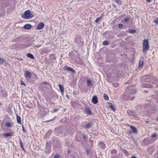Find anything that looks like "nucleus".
Wrapping results in <instances>:
<instances>
[{
	"instance_id": "c85d7f7f",
	"label": "nucleus",
	"mask_w": 158,
	"mask_h": 158,
	"mask_svg": "<svg viewBox=\"0 0 158 158\" xmlns=\"http://www.w3.org/2000/svg\"><path fill=\"white\" fill-rule=\"evenodd\" d=\"M102 19V17H99L97 18L95 21V22L96 23H98Z\"/></svg>"
},
{
	"instance_id": "ddd939ff",
	"label": "nucleus",
	"mask_w": 158,
	"mask_h": 158,
	"mask_svg": "<svg viewBox=\"0 0 158 158\" xmlns=\"http://www.w3.org/2000/svg\"><path fill=\"white\" fill-rule=\"evenodd\" d=\"M58 85L59 86L60 91L61 92V94L63 95V94L64 92V87L60 84H59Z\"/></svg>"
},
{
	"instance_id": "4468645a",
	"label": "nucleus",
	"mask_w": 158,
	"mask_h": 158,
	"mask_svg": "<svg viewBox=\"0 0 158 158\" xmlns=\"http://www.w3.org/2000/svg\"><path fill=\"white\" fill-rule=\"evenodd\" d=\"M152 142H154L155 141L156 139L157 138V136L156 135V134L155 133H154L152 135Z\"/></svg>"
},
{
	"instance_id": "39448f33",
	"label": "nucleus",
	"mask_w": 158,
	"mask_h": 158,
	"mask_svg": "<svg viewBox=\"0 0 158 158\" xmlns=\"http://www.w3.org/2000/svg\"><path fill=\"white\" fill-rule=\"evenodd\" d=\"M76 43L78 45H81L83 44L82 38L80 36H76L75 40Z\"/></svg>"
},
{
	"instance_id": "052dcab7",
	"label": "nucleus",
	"mask_w": 158,
	"mask_h": 158,
	"mask_svg": "<svg viewBox=\"0 0 158 158\" xmlns=\"http://www.w3.org/2000/svg\"><path fill=\"white\" fill-rule=\"evenodd\" d=\"M145 91L146 92V93H147L148 92H147V91H146V90H145Z\"/></svg>"
},
{
	"instance_id": "6e6552de",
	"label": "nucleus",
	"mask_w": 158,
	"mask_h": 158,
	"mask_svg": "<svg viewBox=\"0 0 158 158\" xmlns=\"http://www.w3.org/2000/svg\"><path fill=\"white\" fill-rule=\"evenodd\" d=\"M44 27V24L43 23H40L39 24L37 27V29L40 30L43 28Z\"/></svg>"
},
{
	"instance_id": "cd10ccee",
	"label": "nucleus",
	"mask_w": 158,
	"mask_h": 158,
	"mask_svg": "<svg viewBox=\"0 0 158 158\" xmlns=\"http://www.w3.org/2000/svg\"><path fill=\"white\" fill-rule=\"evenodd\" d=\"M143 64V61L142 60H140L139 63V67H141Z\"/></svg>"
},
{
	"instance_id": "79ce46f5",
	"label": "nucleus",
	"mask_w": 158,
	"mask_h": 158,
	"mask_svg": "<svg viewBox=\"0 0 158 158\" xmlns=\"http://www.w3.org/2000/svg\"><path fill=\"white\" fill-rule=\"evenodd\" d=\"M118 27L119 28H122L123 27V25L122 24H119L118 25Z\"/></svg>"
},
{
	"instance_id": "4be33fe9",
	"label": "nucleus",
	"mask_w": 158,
	"mask_h": 158,
	"mask_svg": "<svg viewBox=\"0 0 158 158\" xmlns=\"http://www.w3.org/2000/svg\"><path fill=\"white\" fill-rule=\"evenodd\" d=\"M12 134L10 133H7L4 134L3 135L6 137L12 135Z\"/></svg>"
},
{
	"instance_id": "f3484780",
	"label": "nucleus",
	"mask_w": 158,
	"mask_h": 158,
	"mask_svg": "<svg viewBox=\"0 0 158 158\" xmlns=\"http://www.w3.org/2000/svg\"><path fill=\"white\" fill-rule=\"evenodd\" d=\"M85 110L86 113L88 115H92V113L91 112V110L88 107L86 108L85 109Z\"/></svg>"
},
{
	"instance_id": "b1692460",
	"label": "nucleus",
	"mask_w": 158,
	"mask_h": 158,
	"mask_svg": "<svg viewBox=\"0 0 158 158\" xmlns=\"http://www.w3.org/2000/svg\"><path fill=\"white\" fill-rule=\"evenodd\" d=\"M51 143L49 142H47L46 143V148H49L51 147Z\"/></svg>"
},
{
	"instance_id": "9d476101",
	"label": "nucleus",
	"mask_w": 158,
	"mask_h": 158,
	"mask_svg": "<svg viewBox=\"0 0 158 158\" xmlns=\"http://www.w3.org/2000/svg\"><path fill=\"white\" fill-rule=\"evenodd\" d=\"M65 69L66 70L69 71H71L73 73H76L74 70L70 67H65Z\"/></svg>"
},
{
	"instance_id": "ea45409f",
	"label": "nucleus",
	"mask_w": 158,
	"mask_h": 158,
	"mask_svg": "<svg viewBox=\"0 0 158 158\" xmlns=\"http://www.w3.org/2000/svg\"><path fill=\"white\" fill-rule=\"evenodd\" d=\"M56 117H55V118H56ZM55 120V118H53V119L50 120H48V121H46V122H50L51 121H54Z\"/></svg>"
},
{
	"instance_id": "49530a36",
	"label": "nucleus",
	"mask_w": 158,
	"mask_h": 158,
	"mask_svg": "<svg viewBox=\"0 0 158 158\" xmlns=\"http://www.w3.org/2000/svg\"><path fill=\"white\" fill-rule=\"evenodd\" d=\"M60 156L59 155H56L54 158H59Z\"/></svg>"
},
{
	"instance_id": "2f4dec72",
	"label": "nucleus",
	"mask_w": 158,
	"mask_h": 158,
	"mask_svg": "<svg viewBox=\"0 0 158 158\" xmlns=\"http://www.w3.org/2000/svg\"><path fill=\"white\" fill-rule=\"evenodd\" d=\"M41 83L44 84H48L50 85L49 84L48 82L45 81H42Z\"/></svg>"
},
{
	"instance_id": "dca6fc26",
	"label": "nucleus",
	"mask_w": 158,
	"mask_h": 158,
	"mask_svg": "<svg viewBox=\"0 0 158 158\" xmlns=\"http://www.w3.org/2000/svg\"><path fill=\"white\" fill-rule=\"evenodd\" d=\"M93 123L92 122H90L88 123L85 126V127L86 128H89L93 125Z\"/></svg>"
},
{
	"instance_id": "aec40b11",
	"label": "nucleus",
	"mask_w": 158,
	"mask_h": 158,
	"mask_svg": "<svg viewBox=\"0 0 158 158\" xmlns=\"http://www.w3.org/2000/svg\"><path fill=\"white\" fill-rule=\"evenodd\" d=\"M116 151L115 150H113L111 152V153L112 155V158L113 157H116Z\"/></svg>"
},
{
	"instance_id": "473e14b6",
	"label": "nucleus",
	"mask_w": 158,
	"mask_h": 158,
	"mask_svg": "<svg viewBox=\"0 0 158 158\" xmlns=\"http://www.w3.org/2000/svg\"><path fill=\"white\" fill-rule=\"evenodd\" d=\"M5 125L7 127H10L11 125L10 123L8 122L6 123Z\"/></svg>"
},
{
	"instance_id": "f8f14e48",
	"label": "nucleus",
	"mask_w": 158,
	"mask_h": 158,
	"mask_svg": "<svg viewBox=\"0 0 158 158\" xmlns=\"http://www.w3.org/2000/svg\"><path fill=\"white\" fill-rule=\"evenodd\" d=\"M92 101L94 104L97 103L98 102V99L97 97L94 96L92 98Z\"/></svg>"
},
{
	"instance_id": "a878e982",
	"label": "nucleus",
	"mask_w": 158,
	"mask_h": 158,
	"mask_svg": "<svg viewBox=\"0 0 158 158\" xmlns=\"http://www.w3.org/2000/svg\"><path fill=\"white\" fill-rule=\"evenodd\" d=\"M104 98L106 100H108L109 99L108 96L105 94H104Z\"/></svg>"
},
{
	"instance_id": "864d4df0",
	"label": "nucleus",
	"mask_w": 158,
	"mask_h": 158,
	"mask_svg": "<svg viewBox=\"0 0 158 158\" xmlns=\"http://www.w3.org/2000/svg\"><path fill=\"white\" fill-rule=\"evenodd\" d=\"M151 0H146L148 2H150Z\"/></svg>"
},
{
	"instance_id": "a18cd8bd",
	"label": "nucleus",
	"mask_w": 158,
	"mask_h": 158,
	"mask_svg": "<svg viewBox=\"0 0 158 158\" xmlns=\"http://www.w3.org/2000/svg\"><path fill=\"white\" fill-rule=\"evenodd\" d=\"M154 22L158 24V19H156L154 20Z\"/></svg>"
},
{
	"instance_id": "423d86ee",
	"label": "nucleus",
	"mask_w": 158,
	"mask_h": 158,
	"mask_svg": "<svg viewBox=\"0 0 158 158\" xmlns=\"http://www.w3.org/2000/svg\"><path fill=\"white\" fill-rule=\"evenodd\" d=\"M98 145V147L102 149H104L106 148L105 144L102 142H99Z\"/></svg>"
},
{
	"instance_id": "7ed1b4c3",
	"label": "nucleus",
	"mask_w": 158,
	"mask_h": 158,
	"mask_svg": "<svg viewBox=\"0 0 158 158\" xmlns=\"http://www.w3.org/2000/svg\"><path fill=\"white\" fill-rule=\"evenodd\" d=\"M34 15L28 10H26L22 15V18L25 19H29L33 17Z\"/></svg>"
},
{
	"instance_id": "e433bc0d",
	"label": "nucleus",
	"mask_w": 158,
	"mask_h": 158,
	"mask_svg": "<svg viewBox=\"0 0 158 158\" xmlns=\"http://www.w3.org/2000/svg\"><path fill=\"white\" fill-rule=\"evenodd\" d=\"M3 63V59L0 58V64H2Z\"/></svg>"
},
{
	"instance_id": "f704fd0d",
	"label": "nucleus",
	"mask_w": 158,
	"mask_h": 158,
	"mask_svg": "<svg viewBox=\"0 0 158 158\" xmlns=\"http://www.w3.org/2000/svg\"><path fill=\"white\" fill-rule=\"evenodd\" d=\"M123 153H124L126 155V156H128V152H127V151L126 150H123Z\"/></svg>"
},
{
	"instance_id": "603ef678",
	"label": "nucleus",
	"mask_w": 158,
	"mask_h": 158,
	"mask_svg": "<svg viewBox=\"0 0 158 158\" xmlns=\"http://www.w3.org/2000/svg\"><path fill=\"white\" fill-rule=\"evenodd\" d=\"M66 97L68 98H69V96L68 95H66Z\"/></svg>"
},
{
	"instance_id": "5701e85b",
	"label": "nucleus",
	"mask_w": 158,
	"mask_h": 158,
	"mask_svg": "<svg viewBox=\"0 0 158 158\" xmlns=\"http://www.w3.org/2000/svg\"><path fill=\"white\" fill-rule=\"evenodd\" d=\"M20 145L21 147L22 148L23 150L24 151V149L23 148V143L22 142V141L21 139H20Z\"/></svg>"
},
{
	"instance_id": "13d9d810",
	"label": "nucleus",
	"mask_w": 158,
	"mask_h": 158,
	"mask_svg": "<svg viewBox=\"0 0 158 158\" xmlns=\"http://www.w3.org/2000/svg\"><path fill=\"white\" fill-rule=\"evenodd\" d=\"M145 91L146 92V93H147L148 92H147V91H146V90H145Z\"/></svg>"
},
{
	"instance_id": "7c9ffc66",
	"label": "nucleus",
	"mask_w": 158,
	"mask_h": 158,
	"mask_svg": "<svg viewBox=\"0 0 158 158\" xmlns=\"http://www.w3.org/2000/svg\"><path fill=\"white\" fill-rule=\"evenodd\" d=\"M114 1L118 4L119 5H120L121 4V2L120 0H114Z\"/></svg>"
},
{
	"instance_id": "a211bd4d",
	"label": "nucleus",
	"mask_w": 158,
	"mask_h": 158,
	"mask_svg": "<svg viewBox=\"0 0 158 158\" xmlns=\"http://www.w3.org/2000/svg\"><path fill=\"white\" fill-rule=\"evenodd\" d=\"M131 132H137L138 131L136 128L133 126H131Z\"/></svg>"
},
{
	"instance_id": "c756f323",
	"label": "nucleus",
	"mask_w": 158,
	"mask_h": 158,
	"mask_svg": "<svg viewBox=\"0 0 158 158\" xmlns=\"http://www.w3.org/2000/svg\"><path fill=\"white\" fill-rule=\"evenodd\" d=\"M103 44L105 45H107L109 44L108 42L106 40L104 41L103 42Z\"/></svg>"
},
{
	"instance_id": "6e6d98bb",
	"label": "nucleus",
	"mask_w": 158,
	"mask_h": 158,
	"mask_svg": "<svg viewBox=\"0 0 158 158\" xmlns=\"http://www.w3.org/2000/svg\"><path fill=\"white\" fill-rule=\"evenodd\" d=\"M67 152L68 153H69L70 152V150H68V151H67Z\"/></svg>"
},
{
	"instance_id": "4c0bfd02",
	"label": "nucleus",
	"mask_w": 158,
	"mask_h": 158,
	"mask_svg": "<svg viewBox=\"0 0 158 158\" xmlns=\"http://www.w3.org/2000/svg\"><path fill=\"white\" fill-rule=\"evenodd\" d=\"M58 110V109H57V108H55V109H54L53 110V111L52 112H53H53H56Z\"/></svg>"
},
{
	"instance_id": "c9c22d12",
	"label": "nucleus",
	"mask_w": 158,
	"mask_h": 158,
	"mask_svg": "<svg viewBox=\"0 0 158 158\" xmlns=\"http://www.w3.org/2000/svg\"><path fill=\"white\" fill-rule=\"evenodd\" d=\"M118 85V83H114L113 84V85L114 87H117Z\"/></svg>"
},
{
	"instance_id": "bb28decb",
	"label": "nucleus",
	"mask_w": 158,
	"mask_h": 158,
	"mask_svg": "<svg viewBox=\"0 0 158 158\" xmlns=\"http://www.w3.org/2000/svg\"><path fill=\"white\" fill-rule=\"evenodd\" d=\"M87 83L88 86H90L91 84V81L90 80L88 79L87 81Z\"/></svg>"
},
{
	"instance_id": "0eeeda50",
	"label": "nucleus",
	"mask_w": 158,
	"mask_h": 158,
	"mask_svg": "<svg viewBox=\"0 0 158 158\" xmlns=\"http://www.w3.org/2000/svg\"><path fill=\"white\" fill-rule=\"evenodd\" d=\"M23 40V37L22 36L18 37L13 40V42H21Z\"/></svg>"
},
{
	"instance_id": "393cba45",
	"label": "nucleus",
	"mask_w": 158,
	"mask_h": 158,
	"mask_svg": "<svg viewBox=\"0 0 158 158\" xmlns=\"http://www.w3.org/2000/svg\"><path fill=\"white\" fill-rule=\"evenodd\" d=\"M143 87H144L147 88H152V85H144Z\"/></svg>"
},
{
	"instance_id": "c03bdc74",
	"label": "nucleus",
	"mask_w": 158,
	"mask_h": 158,
	"mask_svg": "<svg viewBox=\"0 0 158 158\" xmlns=\"http://www.w3.org/2000/svg\"><path fill=\"white\" fill-rule=\"evenodd\" d=\"M22 128H23V132H26L27 130L24 128L23 125V126H22Z\"/></svg>"
},
{
	"instance_id": "4d7b16f0",
	"label": "nucleus",
	"mask_w": 158,
	"mask_h": 158,
	"mask_svg": "<svg viewBox=\"0 0 158 158\" xmlns=\"http://www.w3.org/2000/svg\"><path fill=\"white\" fill-rule=\"evenodd\" d=\"M146 122V123H149V122H148V121H146V122Z\"/></svg>"
},
{
	"instance_id": "8fccbe9b",
	"label": "nucleus",
	"mask_w": 158,
	"mask_h": 158,
	"mask_svg": "<svg viewBox=\"0 0 158 158\" xmlns=\"http://www.w3.org/2000/svg\"><path fill=\"white\" fill-rule=\"evenodd\" d=\"M40 45H36V46H34V47L35 48V47H37V48H39V47H40Z\"/></svg>"
},
{
	"instance_id": "09e8293b",
	"label": "nucleus",
	"mask_w": 158,
	"mask_h": 158,
	"mask_svg": "<svg viewBox=\"0 0 158 158\" xmlns=\"http://www.w3.org/2000/svg\"><path fill=\"white\" fill-rule=\"evenodd\" d=\"M83 137L84 138V139H85L86 138H87V136L86 135H85V134H83Z\"/></svg>"
},
{
	"instance_id": "3c124183",
	"label": "nucleus",
	"mask_w": 158,
	"mask_h": 158,
	"mask_svg": "<svg viewBox=\"0 0 158 158\" xmlns=\"http://www.w3.org/2000/svg\"><path fill=\"white\" fill-rule=\"evenodd\" d=\"M131 158H137L135 156H132Z\"/></svg>"
},
{
	"instance_id": "412c9836",
	"label": "nucleus",
	"mask_w": 158,
	"mask_h": 158,
	"mask_svg": "<svg viewBox=\"0 0 158 158\" xmlns=\"http://www.w3.org/2000/svg\"><path fill=\"white\" fill-rule=\"evenodd\" d=\"M27 56L28 57H29V58H31V59H34V58H34V56L32 54H31L30 53L27 54Z\"/></svg>"
},
{
	"instance_id": "72a5a7b5",
	"label": "nucleus",
	"mask_w": 158,
	"mask_h": 158,
	"mask_svg": "<svg viewBox=\"0 0 158 158\" xmlns=\"http://www.w3.org/2000/svg\"><path fill=\"white\" fill-rule=\"evenodd\" d=\"M136 31V30H131L129 31V32L131 33H134Z\"/></svg>"
},
{
	"instance_id": "680f3d73",
	"label": "nucleus",
	"mask_w": 158,
	"mask_h": 158,
	"mask_svg": "<svg viewBox=\"0 0 158 158\" xmlns=\"http://www.w3.org/2000/svg\"><path fill=\"white\" fill-rule=\"evenodd\" d=\"M157 120L158 121V117H157Z\"/></svg>"
},
{
	"instance_id": "5fc2aeb1",
	"label": "nucleus",
	"mask_w": 158,
	"mask_h": 158,
	"mask_svg": "<svg viewBox=\"0 0 158 158\" xmlns=\"http://www.w3.org/2000/svg\"><path fill=\"white\" fill-rule=\"evenodd\" d=\"M48 133H50L51 134V131H49L48 132Z\"/></svg>"
},
{
	"instance_id": "58836bf2",
	"label": "nucleus",
	"mask_w": 158,
	"mask_h": 158,
	"mask_svg": "<svg viewBox=\"0 0 158 158\" xmlns=\"http://www.w3.org/2000/svg\"><path fill=\"white\" fill-rule=\"evenodd\" d=\"M15 59L20 60L21 61L23 60V59H22L21 58H17V57H16L15 58Z\"/></svg>"
},
{
	"instance_id": "9b49d317",
	"label": "nucleus",
	"mask_w": 158,
	"mask_h": 158,
	"mask_svg": "<svg viewBox=\"0 0 158 158\" xmlns=\"http://www.w3.org/2000/svg\"><path fill=\"white\" fill-rule=\"evenodd\" d=\"M32 26L30 24H26L25 25L23 28L26 30H29L31 28Z\"/></svg>"
},
{
	"instance_id": "6ab92c4d",
	"label": "nucleus",
	"mask_w": 158,
	"mask_h": 158,
	"mask_svg": "<svg viewBox=\"0 0 158 158\" xmlns=\"http://www.w3.org/2000/svg\"><path fill=\"white\" fill-rule=\"evenodd\" d=\"M16 117H17V123L19 124H21V118L19 116L17 115H16Z\"/></svg>"
},
{
	"instance_id": "37998d69",
	"label": "nucleus",
	"mask_w": 158,
	"mask_h": 158,
	"mask_svg": "<svg viewBox=\"0 0 158 158\" xmlns=\"http://www.w3.org/2000/svg\"><path fill=\"white\" fill-rule=\"evenodd\" d=\"M21 85H23L25 86H26V84L25 83L23 82L22 81H21Z\"/></svg>"
},
{
	"instance_id": "2eb2a0df",
	"label": "nucleus",
	"mask_w": 158,
	"mask_h": 158,
	"mask_svg": "<svg viewBox=\"0 0 158 158\" xmlns=\"http://www.w3.org/2000/svg\"><path fill=\"white\" fill-rule=\"evenodd\" d=\"M107 105L109 108L112 109L114 111L115 110V108L114 106L112 104V103L110 102H108L107 103Z\"/></svg>"
},
{
	"instance_id": "f257e3e1",
	"label": "nucleus",
	"mask_w": 158,
	"mask_h": 158,
	"mask_svg": "<svg viewBox=\"0 0 158 158\" xmlns=\"http://www.w3.org/2000/svg\"><path fill=\"white\" fill-rule=\"evenodd\" d=\"M136 93V91L133 87L129 85L125 92L122 95V98L124 100H132L134 98L133 95Z\"/></svg>"
},
{
	"instance_id": "de8ad7c7",
	"label": "nucleus",
	"mask_w": 158,
	"mask_h": 158,
	"mask_svg": "<svg viewBox=\"0 0 158 158\" xmlns=\"http://www.w3.org/2000/svg\"><path fill=\"white\" fill-rule=\"evenodd\" d=\"M86 152L88 155H89V151L88 149H87Z\"/></svg>"
},
{
	"instance_id": "bf43d9fd",
	"label": "nucleus",
	"mask_w": 158,
	"mask_h": 158,
	"mask_svg": "<svg viewBox=\"0 0 158 158\" xmlns=\"http://www.w3.org/2000/svg\"><path fill=\"white\" fill-rule=\"evenodd\" d=\"M145 91L146 92V93H147L148 92H147V91H146V90H145Z\"/></svg>"
},
{
	"instance_id": "a19ab883",
	"label": "nucleus",
	"mask_w": 158,
	"mask_h": 158,
	"mask_svg": "<svg viewBox=\"0 0 158 158\" xmlns=\"http://www.w3.org/2000/svg\"><path fill=\"white\" fill-rule=\"evenodd\" d=\"M124 21L125 22H128L129 21V19L128 18H126L124 19Z\"/></svg>"
},
{
	"instance_id": "20e7f679",
	"label": "nucleus",
	"mask_w": 158,
	"mask_h": 158,
	"mask_svg": "<svg viewBox=\"0 0 158 158\" xmlns=\"http://www.w3.org/2000/svg\"><path fill=\"white\" fill-rule=\"evenodd\" d=\"M145 81L146 82L152 81L153 83H156L157 81V79L154 76H148L146 78H144Z\"/></svg>"
},
{
	"instance_id": "1a4fd4ad",
	"label": "nucleus",
	"mask_w": 158,
	"mask_h": 158,
	"mask_svg": "<svg viewBox=\"0 0 158 158\" xmlns=\"http://www.w3.org/2000/svg\"><path fill=\"white\" fill-rule=\"evenodd\" d=\"M25 77L27 78L28 79H30L31 77V73L28 71H26L25 74H24Z\"/></svg>"
},
{
	"instance_id": "f03ea898",
	"label": "nucleus",
	"mask_w": 158,
	"mask_h": 158,
	"mask_svg": "<svg viewBox=\"0 0 158 158\" xmlns=\"http://www.w3.org/2000/svg\"><path fill=\"white\" fill-rule=\"evenodd\" d=\"M149 46L148 45V40L145 39L143 41V52L144 53L146 52L149 49Z\"/></svg>"
}]
</instances>
